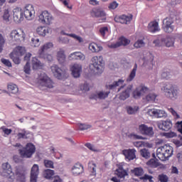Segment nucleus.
<instances>
[{
  "label": "nucleus",
  "mask_w": 182,
  "mask_h": 182,
  "mask_svg": "<svg viewBox=\"0 0 182 182\" xmlns=\"http://www.w3.org/2000/svg\"><path fill=\"white\" fill-rule=\"evenodd\" d=\"M173 149L170 145L165 144L156 150V157L161 161H164L173 156Z\"/></svg>",
  "instance_id": "obj_1"
},
{
  "label": "nucleus",
  "mask_w": 182,
  "mask_h": 182,
  "mask_svg": "<svg viewBox=\"0 0 182 182\" xmlns=\"http://www.w3.org/2000/svg\"><path fill=\"white\" fill-rule=\"evenodd\" d=\"M92 66H94L93 74L102 75L105 70V60L102 55L92 58Z\"/></svg>",
  "instance_id": "obj_2"
},
{
  "label": "nucleus",
  "mask_w": 182,
  "mask_h": 182,
  "mask_svg": "<svg viewBox=\"0 0 182 182\" xmlns=\"http://www.w3.org/2000/svg\"><path fill=\"white\" fill-rule=\"evenodd\" d=\"M9 41L14 45L19 43L21 41H25V32L21 28L11 31L9 34Z\"/></svg>",
  "instance_id": "obj_3"
},
{
  "label": "nucleus",
  "mask_w": 182,
  "mask_h": 182,
  "mask_svg": "<svg viewBox=\"0 0 182 182\" xmlns=\"http://www.w3.org/2000/svg\"><path fill=\"white\" fill-rule=\"evenodd\" d=\"M36 151V147L32 143H28L22 149H19V154L24 159H31Z\"/></svg>",
  "instance_id": "obj_4"
},
{
  "label": "nucleus",
  "mask_w": 182,
  "mask_h": 182,
  "mask_svg": "<svg viewBox=\"0 0 182 182\" xmlns=\"http://www.w3.org/2000/svg\"><path fill=\"white\" fill-rule=\"evenodd\" d=\"M38 83L40 87H47L48 89L53 88V85H55L53 81H52L45 73L40 74L38 77Z\"/></svg>",
  "instance_id": "obj_5"
},
{
  "label": "nucleus",
  "mask_w": 182,
  "mask_h": 182,
  "mask_svg": "<svg viewBox=\"0 0 182 182\" xmlns=\"http://www.w3.org/2000/svg\"><path fill=\"white\" fill-rule=\"evenodd\" d=\"M3 168V176L6 177L8 181L14 182L15 180V173L12 171V167H11V164L6 162L2 164Z\"/></svg>",
  "instance_id": "obj_6"
},
{
  "label": "nucleus",
  "mask_w": 182,
  "mask_h": 182,
  "mask_svg": "<svg viewBox=\"0 0 182 182\" xmlns=\"http://www.w3.org/2000/svg\"><path fill=\"white\" fill-rule=\"evenodd\" d=\"M25 54V49L22 47H17L12 53H10L9 57L12 59L14 63L19 65L21 63V59L19 56H22Z\"/></svg>",
  "instance_id": "obj_7"
},
{
  "label": "nucleus",
  "mask_w": 182,
  "mask_h": 182,
  "mask_svg": "<svg viewBox=\"0 0 182 182\" xmlns=\"http://www.w3.org/2000/svg\"><path fill=\"white\" fill-rule=\"evenodd\" d=\"M163 29L166 33H171L174 31V18L172 17H166L163 21Z\"/></svg>",
  "instance_id": "obj_8"
},
{
  "label": "nucleus",
  "mask_w": 182,
  "mask_h": 182,
  "mask_svg": "<svg viewBox=\"0 0 182 182\" xmlns=\"http://www.w3.org/2000/svg\"><path fill=\"white\" fill-rule=\"evenodd\" d=\"M53 21V16L48 11H43L38 16V21L43 25H50Z\"/></svg>",
  "instance_id": "obj_9"
},
{
  "label": "nucleus",
  "mask_w": 182,
  "mask_h": 182,
  "mask_svg": "<svg viewBox=\"0 0 182 182\" xmlns=\"http://www.w3.org/2000/svg\"><path fill=\"white\" fill-rule=\"evenodd\" d=\"M164 92L166 96L170 97V99L177 96V88H176V85H173L171 83H168L164 87Z\"/></svg>",
  "instance_id": "obj_10"
},
{
  "label": "nucleus",
  "mask_w": 182,
  "mask_h": 182,
  "mask_svg": "<svg viewBox=\"0 0 182 182\" xmlns=\"http://www.w3.org/2000/svg\"><path fill=\"white\" fill-rule=\"evenodd\" d=\"M129 43L130 40L126 38L124 36H121L117 43H113L111 44L108 43L107 46L111 49H117V48H120V46H127V45H129Z\"/></svg>",
  "instance_id": "obj_11"
},
{
  "label": "nucleus",
  "mask_w": 182,
  "mask_h": 182,
  "mask_svg": "<svg viewBox=\"0 0 182 182\" xmlns=\"http://www.w3.org/2000/svg\"><path fill=\"white\" fill-rule=\"evenodd\" d=\"M23 14L26 19L31 21L35 16V9L32 4L26 5L23 9Z\"/></svg>",
  "instance_id": "obj_12"
},
{
  "label": "nucleus",
  "mask_w": 182,
  "mask_h": 182,
  "mask_svg": "<svg viewBox=\"0 0 182 182\" xmlns=\"http://www.w3.org/2000/svg\"><path fill=\"white\" fill-rule=\"evenodd\" d=\"M13 19L17 23L23 21V10L21 7H16L13 9Z\"/></svg>",
  "instance_id": "obj_13"
},
{
  "label": "nucleus",
  "mask_w": 182,
  "mask_h": 182,
  "mask_svg": "<svg viewBox=\"0 0 182 182\" xmlns=\"http://www.w3.org/2000/svg\"><path fill=\"white\" fill-rule=\"evenodd\" d=\"M139 130L141 134L144 136H149V137H151L154 134L153 128L151 127H148L144 124L139 126Z\"/></svg>",
  "instance_id": "obj_14"
},
{
  "label": "nucleus",
  "mask_w": 182,
  "mask_h": 182,
  "mask_svg": "<svg viewBox=\"0 0 182 182\" xmlns=\"http://www.w3.org/2000/svg\"><path fill=\"white\" fill-rule=\"evenodd\" d=\"M92 16H95V18H102L101 21H100V23L106 21V13L100 8L92 9Z\"/></svg>",
  "instance_id": "obj_15"
},
{
  "label": "nucleus",
  "mask_w": 182,
  "mask_h": 182,
  "mask_svg": "<svg viewBox=\"0 0 182 182\" xmlns=\"http://www.w3.org/2000/svg\"><path fill=\"white\" fill-rule=\"evenodd\" d=\"M147 90H149V88L144 85H140L132 92V96L134 99H139L141 96H143Z\"/></svg>",
  "instance_id": "obj_16"
},
{
  "label": "nucleus",
  "mask_w": 182,
  "mask_h": 182,
  "mask_svg": "<svg viewBox=\"0 0 182 182\" xmlns=\"http://www.w3.org/2000/svg\"><path fill=\"white\" fill-rule=\"evenodd\" d=\"M38 176H39V166L34 164L31 170L30 182H38Z\"/></svg>",
  "instance_id": "obj_17"
},
{
  "label": "nucleus",
  "mask_w": 182,
  "mask_h": 182,
  "mask_svg": "<svg viewBox=\"0 0 182 182\" xmlns=\"http://www.w3.org/2000/svg\"><path fill=\"white\" fill-rule=\"evenodd\" d=\"M70 71L73 77H80L82 73V65L75 63L70 66Z\"/></svg>",
  "instance_id": "obj_18"
},
{
  "label": "nucleus",
  "mask_w": 182,
  "mask_h": 182,
  "mask_svg": "<svg viewBox=\"0 0 182 182\" xmlns=\"http://www.w3.org/2000/svg\"><path fill=\"white\" fill-rule=\"evenodd\" d=\"M51 70L54 75V76L57 78L59 79L60 80H63V76L65 75V72L63 71L60 68H59L58 65H54L51 66Z\"/></svg>",
  "instance_id": "obj_19"
},
{
  "label": "nucleus",
  "mask_w": 182,
  "mask_h": 182,
  "mask_svg": "<svg viewBox=\"0 0 182 182\" xmlns=\"http://www.w3.org/2000/svg\"><path fill=\"white\" fill-rule=\"evenodd\" d=\"M148 113L151 116H155L156 117L159 118L167 117V113H166V111L163 109H151L149 110Z\"/></svg>",
  "instance_id": "obj_20"
},
{
  "label": "nucleus",
  "mask_w": 182,
  "mask_h": 182,
  "mask_svg": "<svg viewBox=\"0 0 182 182\" xmlns=\"http://www.w3.org/2000/svg\"><path fill=\"white\" fill-rule=\"evenodd\" d=\"M132 19H133V16H126L124 14L114 18L115 22H118L119 23H125L126 25L129 23Z\"/></svg>",
  "instance_id": "obj_21"
},
{
  "label": "nucleus",
  "mask_w": 182,
  "mask_h": 182,
  "mask_svg": "<svg viewBox=\"0 0 182 182\" xmlns=\"http://www.w3.org/2000/svg\"><path fill=\"white\" fill-rule=\"evenodd\" d=\"M122 154L125 156V159L129 160H134L136 159V149H124L122 151Z\"/></svg>",
  "instance_id": "obj_22"
},
{
  "label": "nucleus",
  "mask_w": 182,
  "mask_h": 182,
  "mask_svg": "<svg viewBox=\"0 0 182 182\" xmlns=\"http://www.w3.org/2000/svg\"><path fill=\"white\" fill-rule=\"evenodd\" d=\"M159 129L161 130H164V132H168L173 127V123L170 121V119H167L166 121H162L159 124Z\"/></svg>",
  "instance_id": "obj_23"
},
{
  "label": "nucleus",
  "mask_w": 182,
  "mask_h": 182,
  "mask_svg": "<svg viewBox=\"0 0 182 182\" xmlns=\"http://www.w3.org/2000/svg\"><path fill=\"white\" fill-rule=\"evenodd\" d=\"M71 171L73 176H79L85 171V169L82 164L77 163L72 167Z\"/></svg>",
  "instance_id": "obj_24"
},
{
  "label": "nucleus",
  "mask_w": 182,
  "mask_h": 182,
  "mask_svg": "<svg viewBox=\"0 0 182 182\" xmlns=\"http://www.w3.org/2000/svg\"><path fill=\"white\" fill-rule=\"evenodd\" d=\"M148 31L151 33H156V32H159L160 31V28H159V23L157 21H151L148 25Z\"/></svg>",
  "instance_id": "obj_25"
},
{
  "label": "nucleus",
  "mask_w": 182,
  "mask_h": 182,
  "mask_svg": "<svg viewBox=\"0 0 182 182\" xmlns=\"http://www.w3.org/2000/svg\"><path fill=\"white\" fill-rule=\"evenodd\" d=\"M57 60L60 65H63L66 62V55H65V50L63 49L60 48L57 52Z\"/></svg>",
  "instance_id": "obj_26"
},
{
  "label": "nucleus",
  "mask_w": 182,
  "mask_h": 182,
  "mask_svg": "<svg viewBox=\"0 0 182 182\" xmlns=\"http://www.w3.org/2000/svg\"><path fill=\"white\" fill-rule=\"evenodd\" d=\"M70 60H85V55L80 52H75L69 55Z\"/></svg>",
  "instance_id": "obj_27"
},
{
  "label": "nucleus",
  "mask_w": 182,
  "mask_h": 182,
  "mask_svg": "<svg viewBox=\"0 0 182 182\" xmlns=\"http://www.w3.org/2000/svg\"><path fill=\"white\" fill-rule=\"evenodd\" d=\"M18 182H26V172L23 170H17L16 172Z\"/></svg>",
  "instance_id": "obj_28"
},
{
  "label": "nucleus",
  "mask_w": 182,
  "mask_h": 182,
  "mask_svg": "<svg viewBox=\"0 0 182 182\" xmlns=\"http://www.w3.org/2000/svg\"><path fill=\"white\" fill-rule=\"evenodd\" d=\"M52 48H53V43L49 42V43L44 44L41 48V49L38 50L39 56H42V55H43V53H46V52H48V50H49V49H52Z\"/></svg>",
  "instance_id": "obj_29"
},
{
  "label": "nucleus",
  "mask_w": 182,
  "mask_h": 182,
  "mask_svg": "<svg viewBox=\"0 0 182 182\" xmlns=\"http://www.w3.org/2000/svg\"><path fill=\"white\" fill-rule=\"evenodd\" d=\"M123 83H124V80H119L118 81L114 82L112 85H108L107 87L112 90V89H116V87H117L118 86H120V88L118 89V92H120V90L124 87V85H123Z\"/></svg>",
  "instance_id": "obj_30"
},
{
  "label": "nucleus",
  "mask_w": 182,
  "mask_h": 182,
  "mask_svg": "<svg viewBox=\"0 0 182 182\" xmlns=\"http://www.w3.org/2000/svg\"><path fill=\"white\" fill-rule=\"evenodd\" d=\"M33 69H42L43 68V63H41L36 57L33 58L32 60Z\"/></svg>",
  "instance_id": "obj_31"
},
{
  "label": "nucleus",
  "mask_w": 182,
  "mask_h": 182,
  "mask_svg": "<svg viewBox=\"0 0 182 182\" xmlns=\"http://www.w3.org/2000/svg\"><path fill=\"white\" fill-rule=\"evenodd\" d=\"M49 28L45 26H40L37 28V33L40 35V36H46V33H49Z\"/></svg>",
  "instance_id": "obj_32"
},
{
  "label": "nucleus",
  "mask_w": 182,
  "mask_h": 182,
  "mask_svg": "<svg viewBox=\"0 0 182 182\" xmlns=\"http://www.w3.org/2000/svg\"><path fill=\"white\" fill-rule=\"evenodd\" d=\"M8 90L11 92V93H13V95H16L18 92H19V89L18 88V85H15L12 82H10L8 85Z\"/></svg>",
  "instance_id": "obj_33"
},
{
  "label": "nucleus",
  "mask_w": 182,
  "mask_h": 182,
  "mask_svg": "<svg viewBox=\"0 0 182 182\" xmlns=\"http://www.w3.org/2000/svg\"><path fill=\"white\" fill-rule=\"evenodd\" d=\"M130 92H132V88H127L125 91L122 92L119 95V100H126V99L130 97Z\"/></svg>",
  "instance_id": "obj_34"
},
{
  "label": "nucleus",
  "mask_w": 182,
  "mask_h": 182,
  "mask_svg": "<svg viewBox=\"0 0 182 182\" xmlns=\"http://www.w3.org/2000/svg\"><path fill=\"white\" fill-rule=\"evenodd\" d=\"M136 72H137V64H135L134 68L131 71L129 77L127 78V82H132L136 77Z\"/></svg>",
  "instance_id": "obj_35"
},
{
  "label": "nucleus",
  "mask_w": 182,
  "mask_h": 182,
  "mask_svg": "<svg viewBox=\"0 0 182 182\" xmlns=\"http://www.w3.org/2000/svg\"><path fill=\"white\" fill-rule=\"evenodd\" d=\"M55 176V171L52 169H46L43 172V176L45 178H47L48 180H50L52 177Z\"/></svg>",
  "instance_id": "obj_36"
},
{
  "label": "nucleus",
  "mask_w": 182,
  "mask_h": 182,
  "mask_svg": "<svg viewBox=\"0 0 182 182\" xmlns=\"http://www.w3.org/2000/svg\"><path fill=\"white\" fill-rule=\"evenodd\" d=\"M116 171H117V176H118L119 178H124L126 176H129L127 171L123 169V168H119L117 169Z\"/></svg>",
  "instance_id": "obj_37"
},
{
  "label": "nucleus",
  "mask_w": 182,
  "mask_h": 182,
  "mask_svg": "<svg viewBox=\"0 0 182 182\" xmlns=\"http://www.w3.org/2000/svg\"><path fill=\"white\" fill-rule=\"evenodd\" d=\"M147 166H149V167H151V168H156V167H159V166H160V163L159 162V161L154 159H150L147 163H146Z\"/></svg>",
  "instance_id": "obj_38"
},
{
  "label": "nucleus",
  "mask_w": 182,
  "mask_h": 182,
  "mask_svg": "<svg viewBox=\"0 0 182 182\" xmlns=\"http://www.w3.org/2000/svg\"><path fill=\"white\" fill-rule=\"evenodd\" d=\"M133 174L136 176V177H140L144 174V171L143 170V168L139 167V168H135L132 171Z\"/></svg>",
  "instance_id": "obj_39"
},
{
  "label": "nucleus",
  "mask_w": 182,
  "mask_h": 182,
  "mask_svg": "<svg viewBox=\"0 0 182 182\" xmlns=\"http://www.w3.org/2000/svg\"><path fill=\"white\" fill-rule=\"evenodd\" d=\"M171 76H173V75H171L170 70H164L161 75V79H166V80L171 79Z\"/></svg>",
  "instance_id": "obj_40"
},
{
  "label": "nucleus",
  "mask_w": 182,
  "mask_h": 182,
  "mask_svg": "<svg viewBox=\"0 0 182 182\" xmlns=\"http://www.w3.org/2000/svg\"><path fill=\"white\" fill-rule=\"evenodd\" d=\"M92 52H100V50H103V47L100 44H97L95 43H92Z\"/></svg>",
  "instance_id": "obj_41"
},
{
  "label": "nucleus",
  "mask_w": 182,
  "mask_h": 182,
  "mask_svg": "<svg viewBox=\"0 0 182 182\" xmlns=\"http://www.w3.org/2000/svg\"><path fill=\"white\" fill-rule=\"evenodd\" d=\"M110 94V92H103V91H101V92H99L97 94V99H106V97H109V95Z\"/></svg>",
  "instance_id": "obj_42"
},
{
  "label": "nucleus",
  "mask_w": 182,
  "mask_h": 182,
  "mask_svg": "<svg viewBox=\"0 0 182 182\" xmlns=\"http://www.w3.org/2000/svg\"><path fill=\"white\" fill-rule=\"evenodd\" d=\"M134 147H137L140 149V147H147L149 146V143L144 141H134L133 143Z\"/></svg>",
  "instance_id": "obj_43"
},
{
  "label": "nucleus",
  "mask_w": 182,
  "mask_h": 182,
  "mask_svg": "<svg viewBox=\"0 0 182 182\" xmlns=\"http://www.w3.org/2000/svg\"><path fill=\"white\" fill-rule=\"evenodd\" d=\"M17 138L18 140H21V139H28V132L25 129L22 130V132L17 134Z\"/></svg>",
  "instance_id": "obj_44"
},
{
  "label": "nucleus",
  "mask_w": 182,
  "mask_h": 182,
  "mask_svg": "<svg viewBox=\"0 0 182 182\" xmlns=\"http://www.w3.org/2000/svg\"><path fill=\"white\" fill-rule=\"evenodd\" d=\"M127 110L128 114H135L139 110V107H134V108L132 107H127Z\"/></svg>",
  "instance_id": "obj_45"
},
{
  "label": "nucleus",
  "mask_w": 182,
  "mask_h": 182,
  "mask_svg": "<svg viewBox=\"0 0 182 182\" xmlns=\"http://www.w3.org/2000/svg\"><path fill=\"white\" fill-rule=\"evenodd\" d=\"M5 45V37L2 34L1 32H0V53L4 50V46Z\"/></svg>",
  "instance_id": "obj_46"
},
{
  "label": "nucleus",
  "mask_w": 182,
  "mask_h": 182,
  "mask_svg": "<svg viewBox=\"0 0 182 182\" xmlns=\"http://www.w3.org/2000/svg\"><path fill=\"white\" fill-rule=\"evenodd\" d=\"M53 161L48 159L44 160V166L46 168H55Z\"/></svg>",
  "instance_id": "obj_47"
},
{
  "label": "nucleus",
  "mask_w": 182,
  "mask_h": 182,
  "mask_svg": "<svg viewBox=\"0 0 182 182\" xmlns=\"http://www.w3.org/2000/svg\"><path fill=\"white\" fill-rule=\"evenodd\" d=\"M166 46L170 48L174 45V39L173 38L168 37L165 40Z\"/></svg>",
  "instance_id": "obj_48"
},
{
  "label": "nucleus",
  "mask_w": 182,
  "mask_h": 182,
  "mask_svg": "<svg viewBox=\"0 0 182 182\" xmlns=\"http://www.w3.org/2000/svg\"><path fill=\"white\" fill-rule=\"evenodd\" d=\"M78 129L81 131L83 130H87L88 129H90V125L89 124H82V123H79L77 124Z\"/></svg>",
  "instance_id": "obj_49"
},
{
  "label": "nucleus",
  "mask_w": 182,
  "mask_h": 182,
  "mask_svg": "<svg viewBox=\"0 0 182 182\" xmlns=\"http://www.w3.org/2000/svg\"><path fill=\"white\" fill-rule=\"evenodd\" d=\"M156 97H157V95L153 93H150L146 96V100L147 102H154L156 100Z\"/></svg>",
  "instance_id": "obj_50"
},
{
  "label": "nucleus",
  "mask_w": 182,
  "mask_h": 182,
  "mask_svg": "<svg viewBox=\"0 0 182 182\" xmlns=\"http://www.w3.org/2000/svg\"><path fill=\"white\" fill-rule=\"evenodd\" d=\"M9 18H11V14H9V10L5 9L3 14V19L6 21V22H9Z\"/></svg>",
  "instance_id": "obj_51"
},
{
  "label": "nucleus",
  "mask_w": 182,
  "mask_h": 182,
  "mask_svg": "<svg viewBox=\"0 0 182 182\" xmlns=\"http://www.w3.org/2000/svg\"><path fill=\"white\" fill-rule=\"evenodd\" d=\"M141 155L142 156V157H144V159H149L150 158V152L149 151V150L146 149H143L141 151Z\"/></svg>",
  "instance_id": "obj_52"
},
{
  "label": "nucleus",
  "mask_w": 182,
  "mask_h": 182,
  "mask_svg": "<svg viewBox=\"0 0 182 182\" xmlns=\"http://www.w3.org/2000/svg\"><path fill=\"white\" fill-rule=\"evenodd\" d=\"M144 41L143 40H138L137 41H136L134 44V48H136V49H139L140 48H143V46H144Z\"/></svg>",
  "instance_id": "obj_53"
},
{
  "label": "nucleus",
  "mask_w": 182,
  "mask_h": 182,
  "mask_svg": "<svg viewBox=\"0 0 182 182\" xmlns=\"http://www.w3.org/2000/svg\"><path fill=\"white\" fill-rule=\"evenodd\" d=\"M158 179L161 182H168V176L164 173L159 175Z\"/></svg>",
  "instance_id": "obj_54"
},
{
  "label": "nucleus",
  "mask_w": 182,
  "mask_h": 182,
  "mask_svg": "<svg viewBox=\"0 0 182 182\" xmlns=\"http://www.w3.org/2000/svg\"><path fill=\"white\" fill-rule=\"evenodd\" d=\"M40 58H43V59H46L48 62H52L53 60V57L50 54H46L45 53L40 55Z\"/></svg>",
  "instance_id": "obj_55"
},
{
  "label": "nucleus",
  "mask_w": 182,
  "mask_h": 182,
  "mask_svg": "<svg viewBox=\"0 0 182 182\" xmlns=\"http://www.w3.org/2000/svg\"><path fill=\"white\" fill-rule=\"evenodd\" d=\"M1 62L2 63L3 65H4L5 66H7V68H12V63H11L9 60L1 58Z\"/></svg>",
  "instance_id": "obj_56"
},
{
  "label": "nucleus",
  "mask_w": 182,
  "mask_h": 182,
  "mask_svg": "<svg viewBox=\"0 0 182 182\" xmlns=\"http://www.w3.org/2000/svg\"><path fill=\"white\" fill-rule=\"evenodd\" d=\"M168 110L170 113H171V114L173 115L175 119H180V115H178V114L177 113V112H176V110H174V109L171 107L168 108Z\"/></svg>",
  "instance_id": "obj_57"
},
{
  "label": "nucleus",
  "mask_w": 182,
  "mask_h": 182,
  "mask_svg": "<svg viewBox=\"0 0 182 182\" xmlns=\"http://www.w3.org/2000/svg\"><path fill=\"white\" fill-rule=\"evenodd\" d=\"M107 32H109V28L107 27H102L100 28V33L103 37L106 36V33Z\"/></svg>",
  "instance_id": "obj_58"
},
{
  "label": "nucleus",
  "mask_w": 182,
  "mask_h": 182,
  "mask_svg": "<svg viewBox=\"0 0 182 182\" xmlns=\"http://www.w3.org/2000/svg\"><path fill=\"white\" fill-rule=\"evenodd\" d=\"M1 129L3 130L4 134H6V136H9V134H11V133H12V129H8L5 127H1Z\"/></svg>",
  "instance_id": "obj_59"
},
{
  "label": "nucleus",
  "mask_w": 182,
  "mask_h": 182,
  "mask_svg": "<svg viewBox=\"0 0 182 182\" xmlns=\"http://www.w3.org/2000/svg\"><path fill=\"white\" fill-rule=\"evenodd\" d=\"M68 36H70L71 38H74V39H76V41H77L78 42H80V43L81 42H83V39L79 36H77L76 34H67Z\"/></svg>",
  "instance_id": "obj_60"
},
{
  "label": "nucleus",
  "mask_w": 182,
  "mask_h": 182,
  "mask_svg": "<svg viewBox=\"0 0 182 182\" xmlns=\"http://www.w3.org/2000/svg\"><path fill=\"white\" fill-rule=\"evenodd\" d=\"M24 72L27 75H29V73H31V64H29V62H27L26 64L25 65Z\"/></svg>",
  "instance_id": "obj_61"
},
{
  "label": "nucleus",
  "mask_w": 182,
  "mask_h": 182,
  "mask_svg": "<svg viewBox=\"0 0 182 182\" xmlns=\"http://www.w3.org/2000/svg\"><path fill=\"white\" fill-rule=\"evenodd\" d=\"M141 180H146V181H149V182H153V176H150V175H147L145 174L144 176L140 178Z\"/></svg>",
  "instance_id": "obj_62"
},
{
  "label": "nucleus",
  "mask_w": 182,
  "mask_h": 182,
  "mask_svg": "<svg viewBox=\"0 0 182 182\" xmlns=\"http://www.w3.org/2000/svg\"><path fill=\"white\" fill-rule=\"evenodd\" d=\"M117 6H119V4H117V2H116V1H113L109 4L108 8H109V9L112 10V9H116V8H117Z\"/></svg>",
  "instance_id": "obj_63"
},
{
  "label": "nucleus",
  "mask_w": 182,
  "mask_h": 182,
  "mask_svg": "<svg viewBox=\"0 0 182 182\" xmlns=\"http://www.w3.org/2000/svg\"><path fill=\"white\" fill-rule=\"evenodd\" d=\"M178 132L182 134V121L176 123Z\"/></svg>",
  "instance_id": "obj_64"
}]
</instances>
